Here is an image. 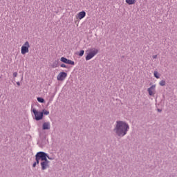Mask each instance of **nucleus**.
<instances>
[{"label":"nucleus","mask_w":177,"mask_h":177,"mask_svg":"<svg viewBox=\"0 0 177 177\" xmlns=\"http://www.w3.org/2000/svg\"><path fill=\"white\" fill-rule=\"evenodd\" d=\"M129 131V124L128 122L122 120L116 121L113 132L119 138H124Z\"/></svg>","instance_id":"obj_1"},{"label":"nucleus","mask_w":177,"mask_h":177,"mask_svg":"<svg viewBox=\"0 0 177 177\" xmlns=\"http://www.w3.org/2000/svg\"><path fill=\"white\" fill-rule=\"evenodd\" d=\"M99 53V50L96 48H89L86 51V60H91V59H93L96 56V54Z\"/></svg>","instance_id":"obj_2"},{"label":"nucleus","mask_w":177,"mask_h":177,"mask_svg":"<svg viewBox=\"0 0 177 177\" xmlns=\"http://www.w3.org/2000/svg\"><path fill=\"white\" fill-rule=\"evenodd\" d=\"M36 161L37 164H39V161L42 162L43 161H45L48 160L46 157H48V154L45 153V152H38L36 156Z\"/></svg>","instance_id":"obj_3"},{"label":"nucleus","mask_w":177,"mask_h":177,"mask_svg":"<svg viewBox=\"0 0 177 177\" xmlns=\"http://www.w3.org/2000/svg\"><path fill=\"white\" fill-rule=\"evenodd\" d=\"M32 111L35 115V120L36 121H40V120H42L44 118V113L42 111H37L35 109H32Z\"/></svg>","instance_id":"obj_4"},{"label":"nucleus","mask_w":177,"mask_h":177,"mask_svg":"<svg viewBox=\"0 0 177 177\" xmlns=\"http://www.w3.org/2000/svg\"><path fill=\"white\" fill-rule=\"evenodd\" d=\"M30 52V42L26 41L21 48V55H26Z\"/></svg>","instance_id":"obj_5"},{"label":"nucleus","mask_w":177,"mask_h":177,"mask_svg":"<svg viewBox=\"0 0 177 177\" xmlns=\"http://www.w3.org/2000/svg\"><path fill=\"white\" fill-rule=\"evenodd\" d=\"M60 60L62 63H64L65 64H69L71 66H74L75 64V63L74 62V61L71 60V59H68L67 58L64 57H62L60 58Z\"/></svg>","instance_id":"obj_6"},{"label":"nucleus","mask_w":177,"mask_h":177,"mask_svg":"<svg viewBox=\"0 0 177 177\" xmlns=\"http://www.w3.org/2000/svg\"><path fill=\"white\" fill-rule=\"evenodd\" d=\"M66 78H67V73L66 72H60L57 76V81H64Z\"/></svg>","instance_id":"obj_7"},{"label":"nucleus","mask_w":177,"mask_h":177,"mask_svg":"<svg viewBox=\"0 0 177 177\" xmlns=\"http://www.w3.org/2000/svg\"><path fill=\"white\" fill-rule=\"evenodd\" d=\"M156 85L153 84L152 86H151L149 88H147V92L149 96H154V95H156Z\"/></svg>","instance_id":"obj_8"},{"label":"nucleus","mask_w":177,"mask_h":177,"mask_svg":"<svg viewBox=\"0 0 177 177\" xmlns=\"http://www.w3.org/2000/svg\"><path fill=\"white\" fill-rule=\"evenodd\" d=\"M40 165L41 167L42 171H45V169L49 168V160H48L47 159L46 160H44L43 162H41Z\"/></svg>","instance_id":"obj_9"},{"label":"nucleus","mask_w":177,"mask_h":177,"mask_svg":"<svg viewBox=\"0 0 177 177\" xmlns=\"http://www.w3.org/2000/svg\"><path fill=\"white\" fill-rule=\"evenodd\" d=\"M85 16H86V12L85 11H81L75 15L76 20H82Z\"/></svg>","instance_id":"obj_10"},{"label":"nucleus","mask_w":177,"mask_h":177,"mask_svg":"<svg viewBox=\"0 0 177 177\" xmlns=\"http://www.w3.org/2000/svg\"><path fill=\"white\" fill-rule=\"evenodd\" d=\"M42 129L49 131L50 129V122H44L42 124Z\"/></svg>","instance_id":"obj_11"},{"label":"nucleus","mask_w":177,"mask_h":177,"mask_svg":"<svg viewBox=\"0 0 177 177\" xmlns=\"http://www.w3.org/2000/svg\"><path fill=\"white\" fill-rule=\"evenodd\" d=\"M126 3H128V5H135L136 0H126Z\"/></svg>","instance_id":"obj_12"},{"label":"nucleus","mask_w":177,"mask_h":177,"mask_svg":"<svg viewBox=\"0 0 177 177\" xmlns=\"http://www.w3.org/2000/svg\"><path fill=\"white\" fill-rule=\"evenodd\" d=\"M153 75H154L155 78H157V80H158L160 77V73H158V71H154Z\"/></svg>","instance_id":"obj_13"},{"label":"nucleus","mask_w":177,"mask_h":177,"mask_svg":"<svg viewBox=\"0 0 177 177\" xmlns=\"http://www.w3.org/2000/svg\"><path fill=\"white\" fill-rule=\"evenodd\" d=\"M37 102H39V103H45V100L42 97H37Z\"/></svg>","instance_id":"obj_14"},{"label":"nucleus","mask_w":177,"mask_h":177,"mask_svg":"<svg viewBox=\"0 0 177 177\" xmlns=\"http://www.w3.org/2000/svg\"><path fill=\"white\" fill-rule=\"evenodd\" d=\"M41 113H43V115H48V114H49V111H47L46 109H44Z\"/></svg>","instance_id":"obj_15"},{"label":"nucleus","mask_w":177,"mask_h":177,"mask_svg":"<svg viewBox=\"0 0 177 177\" xmlns=\"http://www.w3.org/2000/svg\"><path fill=\"white\" fill-rule=\"evenodd\" d=\"M84 53H85V51L84 50H82L79 52L78 56L82 57L84 56Z\"/></svg>","instance_id":"obj_16"},{"label":"nucleus","mask_w":177,"mask_h":177,"mask_svg":"<svg viewBox=\"0 0 177 177\" xmlns=\"http://www.w3.org/2000/svg\"><path fill=\"white\" fill-rule=\"evenodd\" d=\"M159 84L160 85V86H165V80H161L159 82Z\"/></svg>","instance_id":"obj_17"},{"label":"nucleus","mask_w":177,"mask_h":177,"mask_svg":"<svg viewBox=\"0 0 177 177\" xmlns=\"http://www.w3.org/2000/svg\"><path fill=\"white\" fill-rule=\"evenodd\" d=\"M60 67H62V68H68V66H67V65H66V64H62L60 65Z\"/></svg>","instance_id":"obj_18"},{"label":"nucleus","mask_w":177,"mask_h":177,"mask_svg":"<svg viewBox=\"0 0 177 177\" xmlns=\"http://www.w3.org/2000/svg\"><path fill=\"white\" fill-rule=\"evenodd\" d=\"M52 67H53V68H56V67H57V62H55V63L53 64Z\"/></svg>","instance_id":"obj_19"},{"label":"nucleus","mask_w":177,"mask_h":177,"mask_svg":"<svg viewBox=\"0 0 177 177\" xmlns=\"http://www.w3.org/2000/svg\"><path fill=\"white\" fill-rule=\"evenodd\" d=\"M12 75H13L14 78H16V77H17V72L13 73Z\"/></svg>","instance_id":"obj_20"},{"label":"nucleus","mask_w":177,"mask_h":177,"mask_svg":"<svg viewBox=\"0 0 177 177\" xmlns=\"http://www.w3.org/2000/svg\"><path fill=\"white\" fill-rule=\"evenodd\" d=\"M37 164H38L37 161L33 163L32 165L33 168H35V167H37Z\"/></svg>","instance_id":"obj_21"},{"label":"nucleus","mask_w":177,"mask_h":177,"mask_svg":"<svg viewBox=\"0 0 177 177\" xmlns=\"http://www.w3.org/2000/svg\"><path fill=\"white\" fill-rule=\"evenodd\" d=\"M46 158H48V160H53V158L49 157V156L47 155Z\"/></svg>","instance_id":"obj_22"},{"label":"nucleus","mask_w":177,"mask_h":177,"mask_svg":"<svg viewBox=\"0 0 177 177\" xmlns=\"http://www.w3.org/2000/svg\"><path fill=\"white\" fill-rule=\"evenodd\" d=\"M153 59H157V55H153Z\"/></svg>","instance_id":"obj_23"},{"label":"nucleus","mask_w":177,"mask_h":177,"mask_svg":"<svg viewBox=\"0 0 177 177\" xmlns=\"http://www.w3.org/2000/svg\"><path fill=\"white\" fill-rule=\"evenodd\" d=\"M17 85H18V86H20V82H17Z\"/></svg>","instance_id":"obj_24"},{"label":"nucleus","mask_w":177,"mask_h":177,"mask_svg":"<svg viewBox=\"0 0 177 177\" xmlns=\"http://www.w3.org/2000/svg\"><path fill=\"white\" fill-rule=\"evenodd\" d=\"M158 111L159 113H161L162 110L160 109H158Z\"/></svg>","instance_id":"obj_25"}]
</instances>
